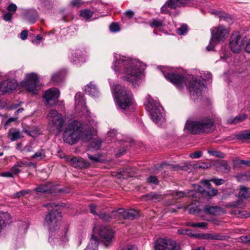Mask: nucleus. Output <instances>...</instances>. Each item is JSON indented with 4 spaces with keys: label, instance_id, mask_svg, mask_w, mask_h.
I'll list each match as a JSON object with an SVG mask.
<instances>
[{
    "label": "nucleus",
    "instance_id": "obj_1",
    "mask_svg": "<svg viewBox=\"0 0 250 250\" xmlns=\"http://www.w3.org/2000/svg\"><path fill=\"white\" fill-rule=\"evenodd\" d=\"M114 59L112 68L115 73L118 75L125 74L123 80L131 82L134 87L138 86L141 77V62L136 59H126L116 53L114 54Z\"/></svg>",
    "mask_w": 250,
    "mask_h": 250
},
{
    "label": "nucleus",
    "instance_id": "obj_2",
    "mask_svg": "<svg viewBox=\"0 0 250 250\" xmlns=\"http://www.w3.org/2000/svg\"><path fill=\"white\" fill-rule=\"evenodd\" d=\"M62 214L57 210H52L46 215L44 225L49 230V242L53 244L62 245L68 241L66 231H59Z\"/></svg>",
    "mask_w": 250,
    "mask_h": 250
},
{
    "label": "nucleus",
    "instance_id": "obj_3",
    "mask_svg": "<svg viewBox=\"0 0 250 250\" xmlns=\"http://www.w3.org/2000/svg\"><path fill=\"white\" fill-rule=\"evenodd\" d=\"M214 121L208 117L199 119L197 120L188 119L187 121L185 129L192 134L209 133L213 131Z\"/></svg>",
    "mask_w": 250,
    "mask_h": 250
},
{
    "label": "nucleus",
    "instance_id": "obj_4",
    "mask_svg": "<svg viewBox=\"0 0 250 250\" xmlns=\"http://www.w3.org/2000/svg\"><path fill=\"white\" fill-rule=\"evenodd\" d=\"M111 89L119 108L123 111L129 109L133 102L131 92L119 84H114Z\"/></svg>",
    "mask_w": 250,
    "mask_h": 250
},
{
    "label": "nucleus",
    "instance_id": "obj_5",
    "mask_svg": "<svg viewBox=\"0 0 250 250\" xmlns=\"http://www.w3.org/2000/svg\"><path fill=\"white\" fill-rule=\"evenodd\" d=\"M83 125L76 120L69 124L63 134V141L70 145L76 144L83 135Z\"/></svg>",
    "mask_w": 250,
    "mask_h": 250
},
{
    "label": "nucleus",
    "instance_id": "obj_6",
    "mask_svg": "<svg viewBox=\"0 0 250 250\" xmlns=\"http://www.w3.org/2000/svg\"><path fill=\"white\" fill-rule=\"evenodd\" d=\"M48 128L50 132L58 135L63 129L65 120L63 116L56 110H51L48 114Z\"/></svg>",
    "mask_w": 250,
    "mask_h": 250
},
{
    "label": "nucleus",
    "instance_id": "obj_7",
    "mask_svg": "<svg viewBox=\"0 0 250 250\" xmlns=\"http://www.w3.org/2000/svg\"><path fill=\"white\" fill-rule=\"evenodd\" d=\"M205 80L199 76L196 77L190 81L189 84V91L190 97L194 101L201 99L202 97V90L205 86Z\"/></svg>",
    "mask_w": 250,
    "mask_h": 250
},
{
    "label": "nucleus",
    "instance_id": "obj_8",
    "mask_svg": "<svg viewBox=\"0 0 250 250\" xmlns=\"http://www.w3.org/2000/svg\"><path fill=\"white\" fill-rule=\"evenodd\" d=\"M145 105L153 121L156 124H158L163 118L160 107L154 104L153 100L149 96H148L147 103L145 104Z\"/></svg>",
    "mask_w": 250,
    "mask_h": 250
},
{
    "label": "nucleus",
    "instance_id": "obj_9",
    "mask_svg": "<svg viewBox=\"0 0 250 250\" xmlns=\"http://www.w3.org/2000/svg\"><path fill=\"white\" fill-rule=\"evenodd\" d=\"M39 82L38 75L32 73L26 75V80L22 83V85L28 92L37 94Z\"/></svg>",
    "mask_w": 250,
    "mask_h": 250
},
{
    "label": "nucleus",
    "instance_id": "obj_10",
    "mask_svg": "<svg viewBox=\"0 0 250 250\" xmlns=\"http://www.w3.org/2000/svg\"><path fill=\"white\" fill-rule=\"evenodd\" d=\"M155 250H180V246L175 241L167 239H159L155 243Z\"/></svg>",
    "mask_w": 250,
    "mask_h": 250
},
{
    "label": "nucleus",
    "instance_id": "obj_11",
    "mask_svg": "<svg viewBox=\"0 0 250 250\" xmlns=\"http://www.w3.org/2000/svg\"><path fill=\"white\" fill-rule=\"evenodd\" d=\"M244 37L240 35L239 32H235L230 36L229 46L233 52L238 53L241 51L242 46L244 45L243 43Z\"/></svg>",
    "mask_w": 250,
    "mask_h": 250
},
{
    "label": "nucleus",
    "instance_id": "obj_12",
    "mask_svg": "<svg viewBox=\"0 0 250 250\" xmlns=\"http://www.w3.org/2000/svg\"><path fill=\"white\" fill-rule=\"evenodd\" d=\"M164 75L166 79L169 81L179 89H182L186 83L185 77L178 73H167L164 74Z\"/></svg>",
    "mask_w": 250,
    "mask_h": 250
},
{
    "label": "nucleus",
    "instance_id": "obj_13",
    "mask_svg": "<svg viewBox=\"0 0 250 250\" xmlns=\"http://www.w3.org/2000/svg\"><path fill=\"white\" fill-rule=\"evenodd\" d=\"M99 234L105 246H109L114 237V232L112 230L108 227L102 226L99 229Z\"/></svg>",
    "mask_w": 250,
    "mask_h": 250
},
{
    "label": "nucleus",
    "instance_id": "obj_14",
    "mask_svg": "<svg viewBox=\"0 0 250 250\" xmlns=\"http://www.w3.org/2000/svg\"><path fill=\"white\" fill-rule=\"evenodd\" d=\"M113 213H115L117 217L130 220L135 219L139 216L138 212L134 209L125 210L123 208H119L113 211Z\"/></svg>",
    "mask_w": 250,
    "mask_h": 250
},
{
    "label": "nucleus",
    "instance_id": "obj_15",
    "mask_svg": "<svg viewBox=\"0 0 250 250\" xmlns=\"http://www.w3.org/2000/svg\"><path fill=\"white\" fill-rule=\"evenodd\" d=\"M59 96V90L53 87L45 91L43 95V98L46 101V104L52 106L56 103Z\"/></svg>",
    "mask_w": 250,
    "mask_h": 250
},
{
    "label": "nucleus",
    "instance_id": "obj_16",
    "mask_svg": "<svg viewBox=\"0 0 250 250\" xmlns=\"http://www.w3.org/2000/svg\"><path fill=\"white\" fill-rule=\"evenodd\" d=\"M17 83L14 80H6L0 83V92L1 94L11 93L17 87Z\"/></svg>",
    "mask_w": 250,
    "mask_h": 250
},
{
    "label": "nucleus",
    "instance_id": "obj_17",
    "mask_svg": "<svg viewBox=\"0 0 250 250\" xmlns=\"http://www.w3.org/2000/svg\"><path fill=\"white\" fill-rule=\"evenodd\" d=\"M71 165L77 168H86L89 166L90 164L81 157H73L70 159Z\"/></svg>",
    "mask_w": 250,
    "mask_h": 250
},
{
    "label": "nucleus",
    "instance_id": "obj_18",
    "mask_svg": "<svg viewBox=\"0 0 250 250\" xmlns=\"http://www.w3.org/2000/svg\"><path fill=\"white\" fill-rule=\"evenodd\" d=\"M229 36V32H212L211 41L216 44L224 41Z\"/></svg>",
    "mask_w": 250,
    "mask_h": 250
},
{
    "label": "nucleus",
    "instance_id": "obj_19",
    "mask_svg": "<svg viewBox=\"0 0 250 250\" xmlns=\"http://www.w3.org/2000/svg\"><path fill=\"white\" fill-rule=\"evenodd\" d=\"M8 136L12 142L16 141L23 137L20 130L16 128H12L9 130Z\"/></svg>",
    "mask_w": 250,
    "mask_h": 250
},
{
    "label": "nucleus",
    "instance_id": "obj_20",
    "mask_svg": "<svg viewBox=\"0 0 250 250\" xmlns=\"http://www.w3.org/2000/svg\"><path fill=\"white\" fill-rule=\"evenodd\" d=\"M215 167L218 170L223 173H229L230 169V167L229 166L227 161L222 160L215 163Z\"/></svg>",
    "mask_w": 250,
    "mask_h": 250
},
{
    "label": "nucleus",
    "instance_id": "obj_21",
    "mask_svg": "<svg viewBox=\"0 0 250 250\" xmlns=\"http://www.w3.org/2000/svg\"><path fill=\"white\" fill-rule=\"evenodd\" d=\"M145 200H149L153 202L160 201L163 199L162 195L159 193L151 192L143 196Z\"/></svg>",
    "mask_w": 250,
    "mask_h": 250
},
{
    "label": "nucleus",
    "instance_id": "obj_22",
    "mask_svg": "<svg viewBox=\"0 0 250 250\" xmlns=\"http://www.w3.org/2000/svg\"><path fill=\"white\" fill-rule=\"evenodd\" d=\"M204 210L207 213L215 215H219L223 212V209L217 206H206Z\"/></svg>",
    "mask_w": 250,
    "mask_h": 250
},
{
    "label": "nucleus",
    "instance_id": "obj_23",
    "mask_svg": "<svg viewBox=\"0 0 250 250\" xmlns=\"http://www.w3.org/2000/svg\"><path fill=\"white\" fill-rule=\"evenodd\" d=\"M196 187L197 188L196 189L198 190V191L202 194V196L205 197L216 195L218 193L217 189L215 188H211L210 189L209 191H206L203 189L200 186L196 185L195 186V188H196Z\"/></svg>",
    "mask_w": 250,
    "mask_h": 250
},
{
    "label": "nucleus",
    "instance_id": "obj_24",
    "mask_svg": "<svg viewBox=\"0 0 250 250\" xmlns=\"http://www.w3.org/2000/svg\"><path fill=\"white\" fill-rule=\"evenodd\" d=\"M212 14L219 18L221 20H223L229 22H232V18L229 14L223 11H214Z\"/></svg>",
    "mask_w": 250,
    "mask_h": 250
},
{
    "label": "nucleus",
    "instance_id": "obj_25",
    "mask_svg": "<svg viewBox=\"0 0 250 250\" xmlns=\"http://www.w3.org/2000/svg\"><path fill=\"white\" fill-rule=\"evenodd\" d=\"M85 93L92 96L96 97L98 95V91L93 82H90L85 87Z\"/></svg>",
    "mask_w": 250,
    "mask_h": 250
},
{
    "label": "nucleus",
    "instance_id": "obj_26",
    "mask_svg": "<svg viewBox=\"0 0 250 250\" xmlns=\"http://www.w3.org/2000/svg\"><path fill=\"white\" fill-rule=\"evenodd\" d=\"M167 2L169 8L173 9L188 4L184 0H168Z\"/></svg>",
    "mask_w": 250,
    "mask_h": 250
},
{
    "label": "nucleus",
    "instance_id": "obj_27",
    "mask_svg": "<svg viewBox=\"0 0 250 250\" xmlns=\"http://www.w3.org/2000/svg\"><path fill=\"white\" fill-rule=\"evenodd\" d=\"M99 245L98 238L92 235L86 248L84 250H97Z\"/></svg>",
    "mask_w": 250,
    "mask_h": 250
},
{
    "label": "nucleus",
    "instance_id": "obj_28",
    "mask_svg": "<svg viewBox=\"0 0 250 250\" xmlns=\"http://www.w3.org/2000/svg\"><path fill=\"white\" fill-rule=\"evenodd\" d=\"M196 191L195 190H189L187 193L181 191H175L173 194V195L176 196L177 198H181L186 196H187L189 197H194Z\"/></svg>",
    "mask_w": 250,
    "mask_h": 250
},
{
    "label": "nucleus",
    "instance_id": "obj_29",
    "mask_svg": "<svg viewBox=\"0 0 250 250\" xmlns=\"http://www.w3.org/2000/svg\"><path fill=\"white\" fill-rule=\"evenodd\" d=\"M25 16L27 21L31 23H35L38 17L37 12L35 10H31L28 11Z\"/></svg>",
    "mask_w": 250,
    "mask_h": 250
},
{
    "label": "nucleus",
    "instance_id": "obj_30",
    "mask_svg": "<svg viewBox=\"0 0 250 250\" xmlns=\"http://www.w3.org/2000/svg\"><path fill=\"white\" fill-rule=\"evenodd\" d=\"M247 118V115L245 114H243L240 115L236 116L234 118H231L228 120V124L231 125L234 124H237L243 122Z\"/></svg>",
    "mask_w": 250,
    "mask_h": 250
},
{
    "label": "nucleus",
    "instance_id": "obj_31",
    "mask_svg": "<svg viewBox=\"0 0 250 250\" xmlns=\"http://www.w3.org/2000/svg\"><path fill=\"white\" fill-rule=\"evenodd\" d=\"M101 145L102 141L101 139H100L98 137H96L94 138L90 142L89 144V147L91 149L98 150L101 147Z\"/></svg>",
    "mask_w": 250,
    "mask_h": 250
},
{
    "label": "nucleus",
    "instance_id": "obj_32",
    "mask_svg": "<svg viewBox=\"0 0 250 250\" xmlns=\"http://www.w3.org/2000/svg\"><path fill=\"white\" fill-rule=\"evenodd\" d=\"M96 136V131L94 129L90 131L86 132L84 136L82 135V140L83 142H88L91 141Z\"/></svg>",
    "mask_w": 250,
    "mask_h": 250
},
{
    "label": "nucleus",
    "instance_id": "obj_33",
    "mask_svg": "<svg viewBox=\"0 0 250 250\" xmlns=\"http://www.w3.org/2000/svg\"><path fill=\"white\" fill-rule=\"evenodd\" d=\"M35 191L38 192H51V188L50 185H41L38 187L36 188Z\"/></svg>",
    "mask_w": 250,
    "mask_h": 250
},
{
    "label": "nucleus",
    "instance_id": "obj_34",
    "mask_svg": "<svg viewBox=\"0 0 250 250\" xmlns=\"http://www.w3.org/2000/svg\"><path fill=\"white\" fill-rule=\"evenodd\" d=\"M113 211H114L112 212V213L110 215L105 213H100L98 214V215L99 218L104 221L109 222L113 217V216H117L115 213H113Z\"/></svg>",
    "mask_w": 250,
    "mask_h": 250
},
{
    "label": "nucleus",
    "instance_id": "obj_35",
    "mask_svg": "<svg viewBox=\"0 0 250 250\" xmlns=\"http://www.w3.org/2000/svg\"><path fill=\"white\" fill-rule=\"evenodd\" d=\"M235 137L238 140L250 139V130H245L236 134Z\"/></svg>",
    "mask_w": 250,
    "mask_h": 250
},
{
    "label": "nucleus",
    "instance_id": "obj_36",
    "mask_svg": "<svg viewBox=\"0 0 250 250\" xmlns=\"http://www.w3.org/2000/svg\"><path fill=\"white\" fill-rule=\"evenodd\" d=\"M239 196L241 198H248L250 197V188L245 187L241 188L239 192Z\"/></svg>",
    "mask_w": 250,
    "mask_h": 250
},
{
    "label": "nucleus",
    "instance_id": "obj_37",
    "mask_svg": "<svg viewBox=\"0 0 250 250\" xmlns=\"http://www.w3.org/2000/svg\"><path fill=\"white\" fill-rule=\"evenodd\" d=\"M208 153L210 155L219 158H224L226 156L225 153L213 149H208Z\"/></svg>",
    "mask_w": 250,
    "mask_h": 250
},
{
    "label": "nucleus",
    "instance_id": "obj_38",
    "mask_svg": "<svg viewBox=\"0 0 250 250\" xmlns=\"http://www.w3.org/2000/svg\"><path fill=\"white\" fill-rule=\"evenodd\" d=\"M73 57L72 62L75 64H77L80 62L82 61L83 60L81 51H78L74 55H73Z\"/></svg>",
    "mask_w": 250,
    "mask_h": 250
},
{
    "label": "nucleus",
    "instance_id": "obj_39",
    "mask_svg": "<svg viewBox=\"0 0 250 250\" xmlns=\"http://www.w3.org/2000/svg\"><path fill=\"white\" fill-rule=\"evenodd\" d=\"M93 14L89 9H85L81 11L80 16L85 20H88L93 16Z\"/></svg>",
    "mask_w": 250,
    "mask_h": 250
},
{
    "label": "nucleus",
    "instance_id": "obj_40",
    "mask_svg": "<svg viewBox=\"0 0 250 250\" xmlns=\"http://www.w3.org/2000/svg\"><path fill=\"white\" fill-rule=\"evenodd\" d=\"M45 157L44 151L43 149H40L36 152L34 155L31 156L33 159H36L38 160H41Z\"/></svg>",
    "mask_w": 250,
    "mask_h": 250
},
{
    "label": "nucleus",
    "instance_id": "obj_41",
    "mask_svg": "<svg viewBox=\"0 0 250 250\" xmlns=\"http://www.w3.org/2000/svg\"><path fill=\"white\" fill-rule=\"evenodd\" d=\"M243 43L245 44V51L250 54V36H245L243 38Z\"/></svg>",
    "mask_w": 250,
    "mask_h": 250
},
{
    "label": "nucleus",
    "instance_id": "obj_42",
    "mask_svg": "<svg viewBox=\"0 0 250 250\" xmlns=\"http://www.w3.org/2000/svg\"><path fill=\"white\" fill-rule=\"evenodd\" d=\"M206 238L209 240H219L224 239V236L219 234H207Z\"/></svg>",
    "mask_w": 250,
    "mask_h": 250
},
{
    "label": "nucleus",
    "instance_id": "obj_43",
    "mask_svg": "<svg viewBox=\"0 0 250 250\" xmlns=\"http://www.w3.org/2000/svg\"><path fill=\"white\" fill-rule=\"evenodd\" d=\"M30 190L29 189H24L21 190L14 193L13 195V197L14 198H19L21 196L29 193Z\"/></svg>",
    "mask_w": 250,
    "mask_h": 250
},
{
    "label": "nucleus",
    "instance_id": "obj_44",
    "mask_svg": "<svg viewBox=\"0 0 250 250\" xmlns=\"http://www.w3.org/2000/svg\"><path fill=\"white\" fill-rule=\"evenodd\" d=\"M21 167V165L19 164H17L13 166L10 170L13 173V175L18 174L21 171L20 168Z\"/></svg>",
    "mask_w": 250,
    "mask_h": 250
},
{
    "label": "nucleus",
    "instance_id": "obj_45",
    "mask_svg": "<svg viewBox=\"0 0 250 250\" xmlns=\"http://www.w3.org/2000/svg\"><path fill=\"white\" fill-rule=\"evenodd\" d=\"M147 182L149 184L157 185L159 183V180L155 176H150L147 178Z\"/></svg>",
    "mask_w": 250,
    "mask_h": 250
},
{
    "label": "nucleus",
    "instance_id": "obj_46",
    "mask_svg": "<svg viewBox=\"0 0 250 250\" xmlns=\"http://www.w3.org/2000/svg\"><path fill=\"white\" fill-rule=\"evenodd\" d=\"M110 31H119L121 29L118 22H112L109 26Z\"/></svg>",
    "mask_w": 250,
    "mask_h": 250
},
{
    "label": "nucleus",
    "instance_id": "obj_47",
    "mask_svg": "<svg viewBox=\"0 0 250 250\" xmlns=\"http://www.w3.org/2000/svg\"><path fill=\"white\" fill-rule=\"evenodd\" d=\"M124 15L125 16V17L122 18V21H124L125 18H127L129 20L131 19L134 16V12L130 10H128L126 11H125Z\"/></svg>",
    "mask_w": 250,
    "mask_h": 250
},
{
    "label": "nucleus",
    "instance_id": "obj_48",
    "mask_svg": "<svg viewBox=\"0 0 250 250\" xmlns=\"http://www.w3.org/2000/svg\"><path fill=\"white\" fill-rule=\"evenodd\" d=\"M52 81L56 83H58L62 80V77L61 76V74L60 73H57L54 74H53L51 78Z\"/></svg>",
    "mask_w": 250,
    "mask_h": 250
},
{
    "label": "nucleus",
    "instance_id": "obj_49",
    "mask_svg": "<svg viewBox=\"0 0 250 250\" xmlns=\"http://www.w3.org/2000/svg\"><path fill=\"white\" fill-rule=\"evenodd\" d=\"M203 155L201 151H195L189 154V157L192 159H197L200 158Z\"/></svg>",
    "mask_w": 250,
    "mask_h": 250
},
{
    "label": "nucleus",
    "instance_id": "obj_50",
    "mask_svg": "<svg viewBox=\"0 0 250 250\" xmlns=\"http://www.w3.org/2000/svg\"><path fill=\"white\" fill-rule=\"evenodd\" d=\"M195 168H208L209 167V164L206 163L196 164L193 166Z\"/></svg>",
    "mask_w": 250,
    "mask_h": 250
},
{
    "label": "nucleus",
    "instance_id": "obj_51",
    "mask_svg": "<svg viewBox=\"0 0 250 250\" xmlns=\"http://www.w3.org/2000/svg\"><path fill=\"white\" fill-rule=\"evenodd\" d=\"M209 181L214 183L216 186H220L225 183V180L223 179L212 178Z\"/></svg>",
    "mask_w": 250,
    "mask_h": 250
},
{
    "label": "nucleus",
    "instance_id": "obj_52",
    "mask_svg": "<svg viewBox=\"0 0 250 250\" xmlns=\"http://www.w3.org/2000/svg\"><path fill=\"white\" fill-rule=\"evenodd\" d=\"M163 25V22L159 20H154L151 23V26L153 27H160Z\"/></svg>",
    "mask_w": 250,
    "mask_h": 250
},
{
    "label": "nucleus",
    "instance_id": "obj_53",
    "mask_svg": "<svg viewBox=\"0 0 250 250\" xmlns=\"http://www.w3.org/2000/svg\"><path fill=\"white\" fill-rule=\"evenodd\" d=\"M76 104H79L83 100V95L81 93H77L75 96Z\"/></svg>",
    "mask_w": 250,
    "mask_h": 250
},
{
    "label": "nucleus",
    "instance_id": "obj_54",
    "mask_svg": "<svg viewBox=\"0 0 250 250\" xmlns=\"http://www.w3.org/2000/svg\"><path fill=\"white\" fill-rule=\"evenodd\" d=\"M211 31H227V29L223 25H218L217 27H213Z\"/></svg>",
    "mask_w": 250,
    "mask_h": 250
},
{
    "label": "nucleus",
    "instance_id": "obj_55",
    "mask_svg": "<svg viewBox=\"0 0 250 250\" xmlns=\"http://www.w3.org/2000/svg\"><path fill=\"white\" fill-rule=\"evenodd\" d=\"M169 6H168L167 2H166L161 8V12L163 14H167L169 10L168 9Z\"/></svg>",
    "mask_w": 250,
    "mask_h": 250
},
{
    "label": "nucleus",
    "instance_id": "obj_56",
    "mask_svg": "<svg viewBox=\"0 0 250 250\" xmlns=\"http://www.w3.org/2000/svg\"><path fill=\"white\" fill-rule=\"evenodd\" d=\"M87 157L91 161L93 162H98L100 161V158L98 156H93L89 154H87Z\"/></svg>",
    "mask_w": 250,
    "mask_h": 250
},
{
    "label": "nucleus",
    "instance_id": "obj_57",
    "mask_svg": "<svg viewBox=\"0 0 250 250\" xmlns=\"http://www.w3.org/2000/svg\"><path fill=\"white\" fill-rule=\"evenodd\" d=\"M189 29L188 24L182 23L180 27L177 28V31H187Z\"/></svg>",
    "mask_w": 250,
    "mask_h": 250
},
{
    "label": "nucleus",
    "instance_id": "obj_58",
    "mask_svg": "<svg viewBox=\"0 0 250 250\" xmlns=\"http://www.w3.org/2000/svg\"><path fill=\"white\" fill-rule=\"evenodd\" d=\"M189 213L190 214H195L200 212V209L197 207H191L188 209Z\"/></svg>",
    "mask_w": 250,
    "mask_h": 250
},
{
    "label": "nucleus",
    "instance_id": "obj_59",
    "mask_svg": "<svg viewBox=\"0 0 250 250\" xmlns=\"http://www.w3.org/2000/svg\"><path fill=\"white\" fill-rule=\"evenodd\" d=\"M82 3L81 0H72L70 4L73 7H79Z\"/></svg>",
    "mask_w": 250,
    "mask_h": 250
},
{
    "label": "nucleus",
    "instance_id": "obj_60",
    "mask_svg": "<svg viewBox=\"0 0 250 250\" xmlns=\"http://www.w3.org/2000/svg\"><path fill=\"white\" fill-rule=\"evenodd\" d=\"M0 176L5 177H13V173L10 171L2 172L0 173Z\"/></svg>",
    "mask_w": 250,
    "mask_h": 250
},
{
    "label": "nucleus",
    "instance_id": "obj_61",
    "mask_svg": "<svg viewBox=\"0 0 250 250\" xmlns=\"http://www.w3.org/2000/svg\"><path fill=\"white\" fill-rule=\"evenodd\" d=\"M42 39V36L40 35H38L36 36V38L32 40L33 43L38 44L40 43V42Z\"/></svg>",
    "mask_w": 250,
    "mask_h": 250
},
{
    "label": "nucleus",
    "instance_id": "obj_62",
    "mask_svg": "<svg viewBox=\"0 0 250 250\" xmlns=\"http://www.w3.org/2000/svg\"><path fill=\"white\" fill-rule=\"evenodd\" d=\"M17 6L16 4H13V3H11L10 4H9L7 8V9L9 11V12H15L17 10Z\"/></svg>",
    "mask_w": 250,
    "mask_h": 250
},
{
    "label": "nucleus",
    "instance_id": "obj_63",
    "mask_svg": "<svg viewBox=\"0 0 250 250\" xmlns=\"http://www.w3.org/2000/svg\"><path fill=\"white\" fill-rule=\"evenodd\" d=\"M12 14L7 12L3 15V19L6 21H9L12 18Z\"/></svg>",
    "mask_w": 250,
    "mask_h": 250
},
{
    "label": "nucleus",
    "instance_id": "obj_64",
    "mask_svg": "<svg viewBox=\"0 0 250 250\" xmlns=\"http://www.w3.org/2000/svg\"><path fill=\"white\" fill-rule=\"evenodd\" d=\"M238 214L241 217L247 218L250 216L249 213L246 211H238Z\"/></svg>",
    "mask_w": 250,
    "mask_h": 250
}]
</instances>
